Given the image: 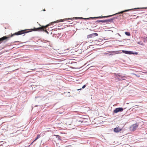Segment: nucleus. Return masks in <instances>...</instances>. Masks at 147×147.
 <instances>
[{"mask_svg":"<svg viewBox=\"0 0 147 147\" xmlns=\"http://www.w3.org/2000/svg\"><path fill=\"white\" fill-rule=\"evenodd\" d=\"M135 54H137V53H135Z\"/></svg>","mask_w":147,"mask_h":147,"instance_id":"27","label":"nucleus"},{"mask_svg":"<svg viewBox=\"0 0 147 147\" xmlns=\"http://www.w3.org/2000/svg\"><path fill=\"white\" fill-rule=\"evenodd\" d=\"M113 15H110V16H99V17H90L88 18H83L82 17H75V18L76 19H84V20H86V19H94V18H107L108 17H111V16H113Z\"/></svg>","mask_w":147,"mask_h":147,"instance_id":"2","label":"nucleus"},{"mask_svg":"<svg viewBox=\"0 0 147 147\" xmlns=\"http://www.w3.org/2000/svg\"><path fill=\"white\" fill-rule=\"evenodd\" d=\"M109 52L110 53H111L109 54V55H115V54H118L120 53V52L119 51H109Z\"/></svg>","mask_w":147,"mask_h":147,"instance_id":"8","label":"nucleus"},{"mask_svg":"<svg viewBox=\"0 0 147 147\" xmlns=\"http://www.w3.org/2000/svg\"><path fill=\"white\" fill-rule=\"evenodd\" d=\"M135 75L137 77H140V76L139 75H138V76H137V75L136 74H135Z\"/></svg>","mask_w":147,"mask_h":147,"instance_id":"20","label":"nucleus"},{"mask_svg":"<svg viewBox=\"0 0 147 147\" xmlns=\"http://www.w3.org/2000/svg\"><path fill=\"white\" fill-rule=\"evenodd\" d=\"M129 16L128 13H124L123 14L122 16L124 18H127L128 16Z\"/></svg>","mask_w":147,"mask_h":147,"instance_id":"12","label":"nucleus"},{"mask_svg":"<svg viewBox=\"0 0 147 147\" xmlns=\"http://www.w3.org/2000/svg\"><path fill=\"white\" fill-rule=\"evenodd\" d=\"M138 125L137 124H135L131 126V128L132 130H135L138 128Z\"/></svg>","mask_w":147,"mask_h":147,"instance_id":"10","label":"nucleus"},{"mask_svg":"<svg viewBox=\"0 0 147 147\" xmlns=\"http://www.w3.org/2000/svg\"><path fill=\"white\" fill-rule=\"evenodd\" d=\"M122 129V128L119 127H116L114 129V131L115 133H118L121 131Z\"/></svg>","mask_w":147,"mask_h":147,"instance_id":"7","label":"nucleus"},{"mask_svg":"<svg viewBox=\"0 0 147 147\" xmlns=\"http://www.w3.org/2000/svg\"><path fill=\"white\" fill-rule=\"evenodd\" d=\"M112 20V19H109V20H100V22H101L103 23L109 22H110Z\"/></svg>","mask_w":147,"mask_h":147,"instance_id":"11","label":"nucleus"},{"mask_svg":"<svg viewBox=\"0 0 147 147\" xmlns=\"http://www.w3.org/2000/svg\"><path fill=\"white\" fill-rule=\"evenodd\" d=\"M120 74H117L115 75V76L117 78L118 80L119 81H121L125 80V78L126 77L125 76H123L121 75H119Z\"/></svg>","mask_w":147,"mask_h":147,"instance_id":"3","label":"nucleus"},{"mask_svg":"<svg viewBox=\"0 0 147 147\" xmlns=\"http://www.w3.org/2000/svg\"><path fill=\"white\" fill-rule=\"evenodd\" d=\"M98 36V34L97 33H94L88 35L87 38H90L93 37L94 36Z\"/></svg>","mask_w":147,"mask_h":147,"instance_id":"6","label":"nucleus"},{"mask_svg":"<svg viewBox=\"0 0 147 147\" xmlns=\"http://www.w3.org/2000/svg\"><path fill=\"white\" fill-rule=\"evenodd\" d=\"M43 11H45V9H44L43 10Z\"/></svg>","mask_w":147,"mask_h":147,"instance_id":"22","label":"nucleus"},{"mask_svg":"<svg viewBox=\"0 0 147 147\" xmlns=\"http://www.w3.org/2000/svg\"><path fill=\"white\" fill-rule=\"evenodd\" d=\"M68 93H69V94H70V92H68Z\"/></svg>","mask_w":147,"mask_h":147,"instance_id":"25","label":"nucleus"},{"mask_svg":"<svg viewBox=\"0 0 147 147\" xmlns=\"http://www.w3.org/2000/svg\"><path fill=\"white\" fill-rule=\"evenodd\" d=\"M55 136H56V138H58L60 140H61V137L59 136V135H55Z\"/></svg>","mask_w":147,"mask_h":147,"instance_id":"16","label":"nucleus"},{"mask_svg":"<svg viewBox=\"0 0 147 147\" xmlns=\"http://www.w3.org/2000/svg\"><path fill=\"white\" fill-rule=\"evenodd\" d=\"M81 89H82V88H80V89H78V90H81Z\"/></svg>","mask_w":147,"mask_h":147,"instance_id":"23","label":"nucleus"},{"mask_svg":"<svg viewBox=\"0 0 147 147\" xmlns=\"http://www.w3.org/2000/svg\"><path fill=\"white\" fill-rule=\"evenodd\" d=\"M133 9H127V10H126L124 11H121V12H120V13H122L123 12H125V11H129L130 10H132Z\"/></svg>","mask_w":147,"mask_h":147,"instance_id":"14","label":"nucleus"},{"mask_svg":"<svg viewBox=\"0 0 147 147\" xmlns=\"http://www.w3.org/2000/svg\"><path fill=\"white\" fill-rule=\"evenodd\" d=\"M35 70V69H32V70Z\"/></svg>","mask_w":147,"mask_h":147,"instance_id":"26","label":"nucleus"},{"mask_svg":"<svg viewBox=\"0 0 147 147\" xmlns=\"http://www.w3.org/2000/svg\"><path fill=\"white\" fill-rule=\"evenodd\" d=\"M109 53V52H108V53H104V55H107Z\"/></svg>","mask_w":147,"mask_h":147,"instance_id":"17","label":"nucleus"},{"mask_svg":"<svg viewBox=\"0 0 147 147\" xmlns=\"http://www.w3.org/2000/svg\"><path fill=\"white\" fill-rule=\"evenodd\" d=\"M122 52L124 53L128 54H134L132 53V51H127L123 50Z\"/></svg>","mask_w":147,"mask_h":147,"instance_id":"9","label":"nucleus"},{"mask_svg":"<svg viewBox=\"0 0 147 147\" xmlns=\"http://www.w3.org/2000/svg\"><path fill=\"white\" fill-rule=\"evenodd\" d=\"M123 110V109L122 107H119L116 108L114 111L113 113H117L119 112H122Z\"/></svg>","mask_w":147,"mask_h":147,"instance_id":"5","label":"nucleus"},{"mask_svg":"<svg viewBox=\"0 0 147 147\" xmlns=\"http://www.w3.org/2000/svg\"><path fill=\"white\" fill-rule=\"evenodd\" d=\"M66 19H61L60 20H57L56 21H54L53 22H52L51 23H49V24L47 25L46 26H45V27L47 28L48 27L51 26L52 24L54 23H58L59 22H63L64 20H65Z\"/></svg>","mask_w":147,"mask_h":147,"instance_id":"4","label":"nucleus"},{"mask_svg":"<svg viewBox=\"0 0 147 147\" xmlns=\"http://www.w3.org/2000/svg\"><path fill=\"white\" fill-rule=\"evenodd\" d=\"M125 34L127 36H130L131 35L130 33L129 32H125Z\"/></svg>","mask_w":147,"mask_h":147,"instance_id":"15","label":"nucleus"},{"mask_svg":"<svg viewBox=\"0 0 147 147\" xmlns=\"http://www.w3.org/2000/svg\"><path fill=\"white\" fill-rule=\"evenodd\" d=\"M86 87V85H84L82 87V88L83 89L84 88Z\"/></svg>","mask_w":147,"mask_h":147,"instance_id":"18","label":"nucleus"},{"mask_svg":"<svg viewBox=\"0 0 147 147\" xmlns=\"http://www.w3.org/2000/svg\"><path fill=\"white\" fill-rule=\"evenodd\" d=\"M100 20H97L96 21V22H98V23H99V22H100Z\"/></svg>","mask_w":147,"mask_h":147,"instance_id":"19","label":"nucleus"},{"mask_svg":"<svg viewBox=\"0 0 147 147\" xmlns=\"http://www.w3.org/2000/svg\"><path fill=\"white\" fill-rule=\"evenodd\" d=\"M80 121L81 122H82L83 121H79V122H80Z\"/></svg>","mask_w":147,"mask_h":147,"instance_id":"24","label":"nucleus"},{"mask_svg":"<svg viewBox=\"0 0 147 147\" xmlns=\"http://www.w3.org/2000/svg\"><path fill=\"white\" fill-rule=\"evenodd\" d=\"M46 29V28L45 27V26H42L41 27H39L37 28H34L33 29H31V30H30L29 31H27V30H21L20 31H19L18 32H16L14 34H12L10 37H12L14 35H19L22 34H23L26 33L27 32H28L31 31H45L47 33H48V32H47L46 30L45 29Z\"/></svg>","mask_w":147,"mask_h":147,"instance_id":"1","label":"nucleus"},{"mask_svg":"<svg viewBox=\"0 0 147 147\" xmlns=\"http://www.w3.org/2000/svg\"><path fill=\"white\" fill-rule=\"evenodd\" d=\"M66 19L71 20V19L70 18H68L67 19Z\"/></svg>","mask_w":147,"mask_h":147,"instance_id":"21","label":"nucleus"},{"mask_svg":"<svg viewBox=\"0 0 147 147\" xmlns=\"http://www.w3.org/2000/svg\"><path fill=\"white\" fill-rule=\"evenodd\" d=\"M40 134H38L37 136V137L34 140L33 142H32L33 143L34 142L36 141L38 139V138L40 137Z\"/></svg>","mask_w":147,"mask_h":147,"instance_id":"13","label":"nucleus"}]
</instances>
